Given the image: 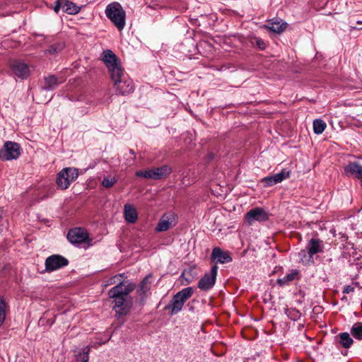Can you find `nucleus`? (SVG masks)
Masks as SVG:
<instances>
[{
	"instance_id": "obj_1",
	"label": "nucleus",
	"mask_w": 362,
	"mask_h": 362,
	"mask_svg": "<svg viewBox=\"0 0 362 362\" xmlns=\"http://www.w3.org/2000/svg\"><path fill=\"white\" fill-rule=\"evenodd\" d=\"M194 293L192 287H187L175 294L169 303L165 306L164 310H170V315H175L180 312L184 304Z\"/></svg>"
},
{
	"instance_id": "obj_2",
	"label": "nucleus",
	"mask_w": 362,
	"mask_h": 362,
	"mask_svg": "<svg viewBox=\"0 0 362 362\" xmlns=\"http://www.w3.org/2000/svg\"><path fill=\"white\" fill-rule=\"evenodd\" d=\"M117 287H113L108 291V296L114 299L115 305L113 307L116 311V315L125 316L130 313L133 305L132 297L126 298L121 296Z\"/></svg>"
},
{
	"instance_id": "obj_3",
	"label": "nucleus",
	"mask_w": 362,
	"mask_h": 362,
	"mask_svg": "<svg viewBox=\"0 0 362 362\" xmlns=\"http://www.w3.org/2000/svg\"><path fill=\"white\" fill-rule=\"evenodd\" d=\"M111 77V81L115 89L116 94L120 95H128L134 90L133 81L128 76L125 71L119 73L117 75Z\"/></svg>"
},
{
	"instance_id": "obj_4",
	"label": "nucleus",
	"mask_w": 362,
	"mask_h": 362,
	"mask_svg": "<svg viewBox=\"0 0 362 362\" xmlns=\"http://www.w3.org/2000/svg\"><path fill=\"white\" fill-rule=\"evenodd\" d=\"M105 13L119 30H123L125 26L126 13L119 3L112 2L108 4Z\"/></svg>"
},
{
	"instance_id": "obj_5",
	"label": "nucleus",
	"mask_w": 362,
	"mask_h": 362,
	"mask_svg": "<svg viewBox=\"0 0 362 362\" xmlns=\"http://www.w3.org/2000/svg\"><path fill=\"white\" fill-rule=\"evenodd\" d=\"M101 60L106 66L110 78L124 71L121 66L119 59L110 49H105L102 52Z\"/></svg>"
},
{
	"instance_id": "obj_6",
	"label": "nucleus",
	"mask_w": 362,
	"mask_h": 362,
	"mask_svg": "<svg viewBox=\"0 0 362 362\" xmlns=\"http://www.w3.org/2000/svg\"><path fill=\"white\" fill-rule=\"evenodd\" d=\"M66 238L70 243L76 246L86 244L88 247L92 245V239L89 237L88 231L83 228L76 227L71 228L66 235Z\"/></svg>"
},
{
	"instance_id": "obj_7",
	"label": "nucleus",
	"mask_w": 362,
	"mask_h": 362,
	"mask_svg": "<svg viewBox=\"0 0 362 362\" xmlns=\"http://www.w3.org/2000/svg\"><path fill=\"white\" fill-rule=\"evenodd\" d=\"M153 274L146 275L139 284L135 296V303L139 306H143L148 297L151 295Z\"/></svg>"
},
{
	"instance_id": "obj_8",
	"label": "nucleus",
	"mask_w": 362,
	"mask_h": 362,
	"mask_svg": "<svg viewBox=\"0 0 362 362\" xmlns=\"http://www.w3.org/2000/svg\"><path fill=\"white\" fill-rule=\"evenodd\" d=\"M21 151L19 144L7 141L0 149V160L2 161L16 160L21 156Z\"/></svg>"
},
{
	"instance_id": "obj_9",
	"label": "nucleus",
	"mask_w": 362,
	"mask_h": 362,
	"mask_svg": "<svg viewBox=\"0 0 362 362\" xmlns=\"http://www.w3.org/2000/svg\"><path fill=\"white\" fill-rule=\"evenodd\" d=\"M78 176V173L76 168H65L57 174V185L61 189H66Z\"/></svg>"
},
{
	"instance_id": "obj_10",
	"label": "nucleus",
	"mask_w": 362,
	"mask_h": 362,
	"mask_svg": "<svg viewBox=\"0 0 362 362\" xmlns=\"http://www.w3.org/2000/svg\"><path fill=\"white\" fill-rule=\"evenodd\" d=\"M171 172L172 169L170 167L163 165L159 168H151L144 171L138 170L135 175L137 177L157 180L166 178Z\"/></svg>"
},
{
	"instance_id": "obj_11",
	"label": "nucleus",
	"mask_w": 362,
	"mask_h": 362,
	"mask_svg": "<svg viewBox=\"0 0 362 362\" xmlns=\"http://www.w3.org/2000/svg\"><path fill=\"white\" fill-rule=\"evenodd\" d=\"M68 259L60 255H52L47 257L45 262V270L52 272L69 264Z\"/></svg>"
},
{
	"instance_id": "obj_12",
	"label": "nucleus",
	"mask_w": 362,
	"mask_h": 362,
	"mask_svg": "<svg viewBox=\"0 0 362 362\" xmlns=\"http://www.w3.org/2000/svg\"><path fill=\"white\" fill-rule=\"evenodd\" d=\"M217 272L218 267L213 266L210 273H206L199 281L198 288L204 291L211 289L216 283Z\"/></svg>"
},
{
	"instance_id": "obj_13",
	"label": "nucleus",
	"mask_w": 362,
	"mask_h": 362,
	"mask_svg": "<svg viewBox=\"0 0 362 362\" xmlns=\"http://www.w3.org/2000/svg\"><path fill=\"white\" fill-rule=\"evenodd\" d=\"M245 218L249 225L255 221L263 222L269 219V214L262 208L255 207L246 213Z\"/></svg>"
},
{
	"instance_id": "obj_14",
	"label": "nucleus",
	"mask_w": 362,
	"mask_h": 362,
	"mask_svg": "<svg viewBox=\"0 0 362 362\" xmlns=\"http://www.w3.org/2000/svg\"><path fill=\"white\" fill-rule=\"evenodd\" d=\"M177 215L173 212L164 214L160 218L156 227V232H164L176 224Z\"/></svg>"
},
{
	"instance_id": "obj_15",
	"label": "nucleus",
	"mask_w": 362,
	"mask_h": 362,
	"mask_svg": "<svg viewBox=\"0 0 362 362\" xmlns=\"http://www.w3.org/2000/svg\"><path fill=\"white\" fill-rule=\"evenodd\" d=\"M10 67L13 74L21 79H25L30 75L28 66L21 61H11L10 62Z\"/></svg>"
},
{
	"instance_id": "obj_16",
	"label": "nucleus",
	"mask_w": 362,
	"mask_h": 362,
	"mask_svg": "<svg viewBox=\"0 0 362 362\" xmlns=\"http://www.w3.org/2000/svg\"><path fill=\"white\" fill-rule=\"evenodd\" d=\"M290 177V172L283 169L280 173L271 176H267L261 180L264 187H268L282 182L286 178Z\"/></svg>"
},
{
	"instance_id": "obj_17",
	"label": "nucleus",
	"mask_w": 362,
	"mask_h": 362,
	"mask_svg": "<svg viewBox=\"0 0 362 362\" xmlns=\"http://www.w3.org/2000/svg\"><path fill=\"white\" fill-rule=\"evenodd\" d=\"M288 26L286 22L279 18H274L267 21V23L264 25V28L274 33L281 34L285 31Z\"/></svg>"
},
{
	"instance_id": "obj_18",
	"label": "nucleus",
	"mask_w": 362,
	"mask_h": 362,
	"mask_svg": "<svg viewBox=\"0 0 362 362\" xmlns=\"http://www.w3.org/2000/svg\"><path fill=\"white\" fill-rule=\"evenodd\" d=\"M211 258L213 261L220 264L228 263L233 260L229 252L224 251L218 247L212 250Z\"/></svg>"
},
{
	"instance_id": "obj_19",
	"label": "nucleus",
	"mask_w": 362,
	"mask_h": 362,
	"mask_svg": "<svg viewBox=\"0 0 362 362\" xmlns=\"http://www.w3.org/2000/svg\"><path fill=\"white\" fill-rule=\"evenodd\" d=\"M306 249L313 256L317 253H323L325 251L324 242L319 238H312L308 241Z\"/></svg>"
},
{
	"instance_id": "obj_20",
	"label": "nucleus",
	"mask_w": 362,
	"mask_h": 362,
	"mask_svg": "<svg viewBox=\"0 0 362 362\" xmlns=\"http://www.w3.org/2000/svg\"><path fill=\"white\" fill-rule=\"evenodd\" d=\"M45 85L42 87L43 90H52L55 89L59 84L65 81L64 77H57L55 75H49L44 78Z\"/></svg>"
},
{
	"instance_id": "obj_21",
	"label": "nucleus",
	"mask_w": 362,
	"mask_h": 362,
	"mask_svg": "<svg viewBox=\"0 0 362 362\" xmlns=\"http://www.w3.org/2000/svg\"><path fill=\"white\" fill-rule=\"evenodd\" d=\"M344 173L346 176H353L359 179L362 175V165L358 162L349 163L344 167Z\"/></svg>"
},
{
	"instance_id": "obj_22",
	"label": "nucleus",
	"mask_w": 362,
	"mask_h": 362,
	"mask_svg": "<svg viewBox=\"0 0 362 362\" xmlns=\"http://www.w3.org/2000/svg\"><path fill=\"white\" fill-rule=\"evenodd\" d=\"M300 279V272L297 269H292L289 274H288L283 278H279L276 280V283L279 286H288L293 281L299 280Z\"/></svg>"
},
{
	"instance_id": "obj_23",
	"label": "nucleus",
	"mask_w": 362,
	"mask_h": 362,
	"mask_svg": "<svg viewBox=\"0 0 362 362\" xmlns=\"http://www.w3.org/2000/svg\"><path fill=\"white\" fill-rule=\"evenodd\" d=\"M115 287H117L118 292L121 293V296L123 297H130L129 294L136 288V285L131 281H122L119 282Z\"/></svg>"
},
{
	"instance_id": "obj_24",
	"label": "nucleus",
	"mask_w": 362,
	"mask_h": 362,
	"mask_svg": "<svg viewBox=\"0 0 362 362\" xmlns=\"http://www.w3.org/2000/svg\"><path fill=\"white\" fill-rule=\"evenodd\" d=\"M124 215L125 220L130 223H135L138 218V214L136 209L129 204L124 205Z\"/></svg>"
},
{
	"instance_id": "obj_25",
	"label": "nucleus",
	"mask_w": 362,
	"mask_h": 362,
	"mask_svg": "<svg viewBox=\"0 0 362 362\" xmlns=\"http://www.w3.org/2000/svg\"><path fill=\"white\" fill-rule=\"evenodd\" d=\"M63 11L69 15H76L81 11V7L77 6L72 1L63 0Z\"/></svg>"
},
{
	"instance_id": "obj_26",
	"label": "nucleus",
	"mask_w": 362,
	"mask_h": 362,
	"mask_svg": "<svg viewBox=\"0 0 362 362\" xmlns=\"http://www.w3.org/2000/svg\"><path fill=\"white\" fill-rule=\"evenodd\" d=\"M339 344L345 349H349L354 343L353 339L348 332L339 333L337 337Z\"/></svg>"
},
{
	"instance_id": "obj_27",
	"label": "nucleus",
	"mask_w": 362,
	"mask_h": 362,
	"mask_svg": "<svg viewBox=\"0 0 362 362\" xmlns=\"http://www.w3.org/2000/svg\"><path fill=\"white\" fill-rule=\"evenodd\" d=\"M298 257L300 262L304 265H310L315 262L313 256L309 253L307 249L301 250L298 252Z\"/></svg>"
},
{
	"instance_id": "obj_28",
	"label": "nucleus",
	"mask_w": 362,
	"mask_h": 362,
	"mask_svg": "<svg viewBox=\"0 0 362 362\" xmlns=\"http://www.w3.org/2000/svg\"><path fill=\"white\" fill-rule=\"evenodd\" d=\"M247 40L252 47H257L259 50H264L267 45L262 39L256 36H249Z\"/></svg>"
},
{
	"instance_id": "obj_29",
	"label": "nucleus",
	"mask_w": 362,
	"mask_h": 362,
	"mask_svg": "<svg viewBox=\"0 0 362 362\" xmlns=\"http://www.w3.org/2000/svg\"><path fill=\"white\" fill-rule=\"evenodd\" d=\"M194 272V269L192 267L189 268L187 269H185L182 272L181 274V278H182L181 282L182 285H188L193 281Z\"/></svg>"
},
{
	"instance_id": "obj_30",
	"label": "nucleus",
	"mask_w": 362,
	"mask_h": 362,
	"mask_svg": "<svg viewBox=\"0 0 362 362\" xmlns=\"http://www.w3.org/2000/svg\"><path fill=\"white\" fill-rule=\"evenodd\" d=\"M90 347L86 346L75 355L76 362H88Z\"/></svg>"
},
{
	"instance_id": "obj_31",
	"label": "nucleus",
	"mask_w": 362,
	"mask_h": 362,
	"mask_svg": "<svg viewBox=\"0 0 362 362\" xmlns=\"http://www.w3.org/2000/svg\"><path fill=\"white\" fill-rule=\"evenodd\" d=\"M351 334L357 340H362V322H357L354 323L351 329Z\"/></svg>"
},
{
	"instance_id": "obj_32",
	"label": "nucleus",
	"mask_w": 362,
	"mask_h": 362,
	"mask_svg": "<svg viewBox=\"0 0 362 362\" xmlns=\"http://www.w3.org/2000/svg\"><path fill=\"white\" fill-rule=\"evenodd\" d=\"M327 124L325 121L321 119H316L313 121V132L316 134H322Z\"/></svg>"
},
{
	"instance_id": "obj_33",
	"label": "nucleus",
	"mask_w": 362,
	"mask_h": 362,
	"mask_svg": "<svg viewBox=\"0 0 362 362\" xmlns=\"http://www.w3.org/2000/svg\"><path fill=\"white\" fill-rule=\"evenodd\" d=\"M65 47L64 42H57L53 45H51L47 49L45 50V53H48L49 54H56L60 52Z\"/></svg>"
},
{
	"instance_id": "obj_34",
	"label": "nucleus",
	"mask_w": 362,
	"mask_h": 362,
	"mask_svg": "<svg viewBox=\"0 0 362 362\" xmlns=\"http://www.w3.org/2000/svg\"><path fill=\"white\" fill-rule=\"evenodd\" d=\"M6 303L5 300L0 297V327L3 325L6 319Z\"/></svg>"
},
{
	"instance_id": "obj_35",
	"label": "nucleus",
	"mask_w": 362,
	"mask_h": 362,
	"mask_svg": "<svg viewBox=\"0 0 362 362\" xmlns=\"http://www.w3.org/2000/svg\"><path fill=\"white\" fill-rule=\"evenodd\" d=\"M117 182V180L113 177H105L102 181V185L105 188L112 187Z\"/></svg>"
},
{
	"instance_id": "obj_36",
	"label": "nucleus",
	"mask_w": 362,
	"mask_h": 362,
	"mask_svg": "<svg viewBox=\"0 0 362 362\" xmlns=\"http://www.w3.org/2000/svg\"><path fill=\"white\" fill-rule=\"evenodd\" d=\"M63 0H57L55 1V5L53 7V9L56 13H58L59 10L62 8L63 10Z\"/></svg>"
},
{
	"instance_id": "obj_37",
	"label": "nucleus",
	"mask_w": 362,
	"mask_h": 362,
	"mask_svg": "<svg viewBox=\"0 0 362 362\" xmlns=\"http://www.w3.org/2000/svg\"><path fill=\"white\" fill-rule=\"evenodd\" d=\"M354 291V287L351 285H347L344 286L343 289V293H349Z\"/></svg>"
},
{
	"instance_id": "obj_38",
	"label": "nucleus",
	"mask_w": 362,
	"mask_h": 362,
	"mask_svg": "<svg viewBox=\"0 0 362 362\" xmlns=\"http://www.w3.org/2000/svg\"><path fill=\"white\" fill-rule=\"evenodd\" d=\"M7 4L6 0H0V10H2L5 8V6Z\"/></svg>"
},
{
	"instance_id": "obj_39",
	"label": "nucleus",
	"mask_w": 362,
	"mask_h": 362,
	"mask_svg": "<svg viewBox=\"0 0 362 362\" xmlns=\"http://www.w3.org/2000/svg\"><path fill=\"white\" fill-rule=\"evenodd\" d=\"M47 322L49 324V326L50 327V326H52V325L54 324V320H48L47 321Z\"/></svg>"
},
{
	"instance_id": "obj_40",
	"label": "nucleus",
	"mask_w": 362,
	"mask_h": 362,
	"mask_svg": "<svg viewBox=\"0 0 362 362\" xmlns=\"http://www.w3.org/2000/svg\"><path fill=\"white\" fill-rule=\"evenodd\" d=\"M294 313H295V317H291V318L292 320H295L296 317H297L298 316V312L294 311Z\"/></svg>"
},
{
	"instance_id": "obj_41",
	"label": "nucleus",
	"mask_w": 362,
	"mask_h": 362,
	"mask_svg": "<svg viewBox=\"0 0 362 362\" xmlns=\"http://www.w3.org/2000/svg\"><path fill=\"white\" fill-rule=\"evenodd\" d=\"M129 153H130L131 154H132V155H134V150H132V149H130V150H129Z\"/></svg>"
},
{
	"instance_id": "obj_42",
	"label": "nucleus",
	"mask_w": 362,
	"mask_h": 362,
	"mask_svg": "<svg viewBox=\"0 0 362 362\" xmlns=\"http://www.w3.org/2000/svg\"><path fill=\"white\" fill-rule=\"evenodd\" d=\"M341 300H347V298L346 296H343L341 298Z\"/></svg>"
},
{
	"instance_id": "obj_43",
	"label": "nucleus",
	"mask_w": 362,
	"mask_h": 362,
	"mask_svg": "<svg viewBox=\"0 0 362 362\" xmlns=\"http://www.w3.org/2000/svg\"><path fill=\"white\" fill-rule=\"evenodd\" d=\"M356 23L359 24V25H361L362 24V21H357Z\"/></svg>"
},
{
	"instance_id": "obj_44",
	"label": "nucleus",
	"mask_w": 362,
	"mask_h": 362,
	"mask_svg": "<svg viewBox=\"0 0 362 362\" xmlns=\"http://www.w3.org/2000/svg\"><path fill=\"white\" fill-rule=\"evenodd\" d=\"M358 180H360L361 185H362V175L360 177Z\"/></svg>"
},
{
	"instance_id": "obj_45",
	"label": "nucleus",
	"mask_w": 362,
	"mask_h": 362,
	"mask_svg": "<svg viewBox=\"0 0 362 362\" xmlns=\"http://www.w3.org/2000/svg\"><path fill=\"white\" fill-rule=\"evenodd\" d=\"M43 321H44V319H43L42 317H41V318L40 319V321H39V322H43Z\"/></svg>"
},
{
	"instance_id": "obj_46",
	"label": "nucleus",
	"mask_w": 362,
	"mask_h": 362,
	"mask_svg": "<svg viewBox=\"0 0 362 362\" xmlns=\"http://www.w3.org/2000/svg\"><path fill=\"white\" fill-rule=\"evenodd\" d=\"M119 276H124V274H120Z\"/></svg>"
},
{
	"instance_id": "obj_47",
	"label": "nucleus",
	"mask_w": 362,
	"mask_h": 362,
	"mask_svg": "<svg viewBox=\"0 0 362 362\" xmlns=\"http://www.w3.org/2000/svg\"><path fill=\"white\" fill-rule=\"evenodd\" d=\"M105 344V342H101V343H100L99 344H100V345H102V344Z\"/></svg>"
},
{
	"instance_id": "obj_48",
	"label": "nucleus",
	"mask_w": 362,
	"mask_h": 362,
	"mask_svg": "<svg viewBox=\"0 0 362 362\" xmlns=\"http://www.w3.org/2000/svg\"><path fill=\"white\" fill-rule=\"evenodd\" d=\"M1 218V212L0 211V218Z\"/></svg>"
}]
</instances>
